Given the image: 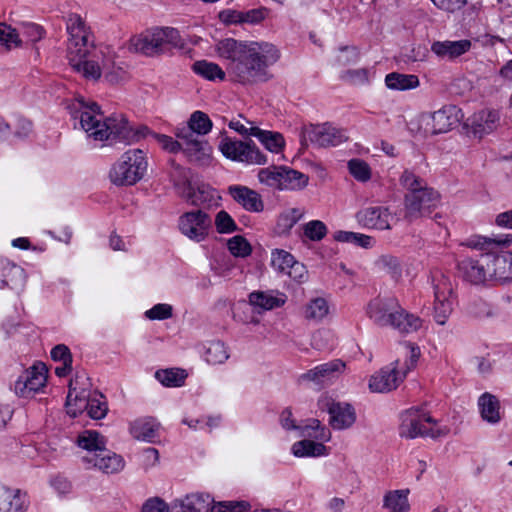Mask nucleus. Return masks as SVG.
I'll return each instance as SVG.
<instances>
[{
  "label": "nucleus",
  "mask_w": 512,
  "mask_h": 512,
  "mask_svg": "<svg viewBox=\"0 0 512 512\" xmlns=\"http://www.w3.org/2000/svg\"><path fill=\"white\" fill-rule=\"evenodd\" d=\"M324 406L329 414V424L335 430H345L353 426L356 421L354 407L345 402H335L325 399Z\"/></svg>",
  "instance_id": "obj_21"
},
{
  "label": "nucleus",
  "mask_w": 512,
  "mask_h": 512,
  "mask_svg": "<svg viewBox=\"0 0 512 512\" xmlns=\"http://www.w3.org/2000/svg\"><path fill=\"white\" fill-rule=\"evenodd\" d=\"M146 169L147 161L144 152L140 149H131L112 166L109 177L115 185H133L142 179Z\"/></svg>",
  "instance_id": "obj_8"
},
{
  "label": "nucleus",
  "mask_w": 512,
  "mask_h": 512,
  "mask_svg": "<svg viewBox=\"0 0 512 512\" xmlns=\"http://www.w3.org/2000/svg\"><path fill=\"white\" fill-rule=\"evenodd\" d=\"M490 257L488 251L478 259L466 258L459 262L458 268L462 277L472 284H482L490 280Z\"/></svg>",
  "instance_id": "obj_20"
},
{
  "label": "nucleus",
  "mask_w": 512,
  "mask_h": 512,
  "mask_svg": "<svg viewBox=\"0 0 512 512\" xmlns=\"http://www.w3.org/2000/svg\"><path fill=\"white\" fill-rule=\"evenodd\" d=\"M228 126L241 135H252V129H259L253 125L252 121L244 118L242 115H238L237 118H233L229 122Z\"/></svg>",
  "instance_id": "obj_59"
},
{
  "label": "nucleus",
  "mask_w": 512,
  "mask_h": 512,
  "mask_svg": "<svg viewBox=\"0 0 512 512\" xmlns=\"http://www.w3.org/2000/svg\"><path fill=\"white\" fill-rule=\"evenodd\" d=\"M282 166L262 168L258 172V180L270 188L281 190Z\"/></svg>",
  "instance_id": "obj_45"
},
{
  "label": "nucleus",
  "mask_w": 512,
  "mask_h": 512,
  "mask_svg": "<svg viewBox=\"0 0 512 512\" xmlns=\"http://www.w3.org/2000/svg\"><path fill=\"white\" fill-rule=\"evenodd\" d=\"M68 60L73 70L87 80L97 81L102 72L108 69V62L104 58V53L96 47L69 56Z\"/></svg>",
  "instance_id": "obj_11"
},
{
  "label": "nucleus",
  "mask_w": 512,
  "mask_h": 512,
  "mask_svg": "<svg viewBox=\"0 0 512 512\" xmlns=\"http://www.w3.org/2000/svg\"><path fill=\"white\" fill-rule=\"evenodd\" d=\"M209 495L192 494L187 496L181 504L182 512H201L209 507Z\"/></svg>",
  "instance_id": "obj_48"
},
{
  "label": "nucleus",
  "mask_w": 512,
  "mask_h": 512,
  "mask_svg": "<svg viewBox=\"0 0 512 512\" xmlns=\"http://www.w3.org/2000/svg\"><path fill=\"white\" fill-rule=\"evenodd\" d=\"M172 306L165 303L156 304L145 312V316L150 320H165L172 317Z\"/></svg>",
  "instance_id": "obj_58"
},
{
  "label": "nucleus",
  "mask_w": 512,
  "mask_h": 512,
  "mask_svg": "<svg viewBox=\"0 0 512 512\" xmlns=\"http://www.w3.org/2000/svg\"><path fill=\"white\" fill-rule=\"evenodd\" d=\"M215 226L219 233H232L237 230V224L224 210L217 213L215 217Z\"/></svg>",
  "instance_id": "obj_56"
},
{
  "label": "nucleus",
  "mask_w": 512,
  "mask_h": 512,
  "mask_svg": "<svg viewBox=\"0 0 512 512\" xmlns=\"http://www.w3.org/2000/svg\"><path fill=\"white\" fill-rule=\"evenodd\" d=\"M159 423L152 417H141L130 423L129 431L133 438L151 442L157 436Z\"/></svg>",
  "instance_id": "obj_31"
},
{
  "label": "nucleus",
  "mask_w": 512,
  "mask_h": 512,
  "mask_svg": "<svg viewBox=\"0 0 512 512\" xmlns=\"http://www.w3.org/2000/svg\"><path fill=\"white\" fill-rule=\"evenodd\" d=\"M432 289L434 294L433 317L437 324H446L453 311L454 288L451 279L441 272L432 275Z\"/></svg>",
  "instance_id": "obj_9"
},
{
  "label": "nucleus",
  "mask_w": 512,
  "mask_h": 512,
  "mask_svg": "<svg viewBox=\"0 0 512 512\" xmlns=\"http://www.w3.org/2000/svg\"><path fill=\"white\" fill-rule=\"evenodd\" d=\"M303 236L318 242L324 239L328 233L327 226L320 220H311L302 226Z\"/></svg>",
  "instance_id": "obj_49"
},
{
  "label": "nucleus",
  "mask_w": 512,
  "mask_h": 512,
  "mask_svg": "<svg viewBox=\"0 0 512 512\" xmlns=\"http://www.w3.org/2000/svg\"><path fill=\"white\" fill-rule=\"evenodd\" d=\"M83 461L91 463L93 467L106 474L118 473L124 468L122 457L106 450V448L98 454L84 457Z\"/></svg>",
  "instance_id": "obj_26"
},
{
  "label": "nucleus",
  "mask_w": 512,
  "mask_h": 512,
  "mask_svg": "<svg viewBox=\"0 0 512 512\" xmlns=\"http://www.w3.org/2000/svg\"><path fill=\"white\" fill-rule=\"evenodd\" d=\"M252 136H255L272 153L282 151L285 141L282 134L262 129H252Z\"/></svg>",
  "instance_id": "obj_40"
},
{
  "label": "nucleus",
  "mask_w": 512,
  "mask_h": 512,
  "mask_svg": "<svg viewBox=\"0 0 512 512\" xmlns=\"http://www.w3.org/2000/svg\"><path fill=\"white\" fill-rule=\"evenodd\" d=\"M447 426L439 425L427 412L420 409H409L402 415L400 435L405 438L431 437L433 439L446 436Z\"/></svg>",
  "instance_id": "obj_7"
},
{
  "label": "nucleus",
  "mask_w": 512,
  "mask_h": 512,
  "mask_svg": "<svg viewBox=\"0 0 512 512\" xmlns=\"http://www.w3.org/2000/svg\"><path fill=\"white\" fill-rule=\"evenodd\" d=\"M51 358L54 361L72 364V355L69 348L64 344H59L51 350Z\"/></svg>",
  "instance_id": "obj_61"
},
{
  "label": "nucleus",
  "mask_w": 512,
  "mask_h": 512,
  "mask_svg": "<svg viewBox=\"0 0 512 512\" xmlns=\"http://www.w3.org/2000/svg\"><path fill=\"white\" fill-rule=\"evenodd\" d=\"M403 348L406 357L403 363L398 359L391 366L382 368L370 378L369 388L373 392L384 393L396 389L407 373L416 366L420 357L419 347L411 342H406Z\"/></svg>",
  "instance_id": "obj_4"
},
{
  "label": "nucleus",
  "mask_w": 512,
  "mask_h": 512,
  "mask_svg": "<svg viewBox=\"0 0 512 512\" xmlns=\"http://www.w3.org/2000/svg\"><path fill=\"white\" fill-rule=\"evenodd\" d=\"M500 121V114L496 110L483 109L475 112L466 120V127L474 136L482 138L497 129Z\"/></svg>",
  "instance_id": "obj_23"
},
{
  "label": "nucleus",
  "mask_w": 512,
  "mask_h": 512,
  "mask_svg": "<svg viewBox=\"0 0 512 512\" xmlns=\"http://www.w3.org/2000/svg\"><path fill=\"white\" fill-rule=\"evenodd\" d=\"M306 134L309 141L319 147L337 146L348 139L345 130L329 123L312 125L307 129Z\"/></svg>",
  "instance_id": "obj_19"
},
{
  "label": "nucleus",
  "mask_w": 512,
  "mask_h": 512,
  "mask_svg": "<svg viewBox=\"0 0 512 512\" xmlns=\"http://www.w3.org/2000/svg\"><path fill=\"white\" fill-rule=\"evenodd\" d=\"M66 30L68 33L67 55L81 53L94 48L92 34L84 19L75 13L68 15L66 20Z\"/></svg>",
  "instance_id": "obj_14"
},
{
  "label": "nucleus",
  "mask_w": 512,
  "mask_h": 512,
  "mask_svg": "<svg viewBox=\"0 0 512 512\" xmlns=\"http://www.w3.org/2000/svg\"><path fill=\"white\" fill-rule=\"evenodd\" d=\"M463 118L460 108L455 105H445L432 113L420 116V125L424 135L446 133L453 129Z\"/></svg>",
  "instance_id": "obj_10"
},
{
  "label": "nucleus",
  "mask_w": 512,
  "mask_h": 512,
  "mask_svg": "<svg viewBox=\"0 0 512 512\" xmlns=\"http://www.w3.org/2000/svg\"><path fill=\"white\" fill-rule=\"evenodd\" d=\"M2 284L14 290H21L26 281L25 271L22 267L6 262L2 267Z\"/></svg>",
  "instance_id": "obj_34"
},
{
  "label": "nucleus",
  "mask_w": 512,
  "mask_h": 512,
  "mask_svg": "<svg viewBox=\"0 0 512 512\" xmlns=\"http://www.w3.org/2000/svg\"><path fill=\"white\" fill-rule=\"evenodd\" d=\"M286 300L287 297L284 293L275 291H254L249 294L250 304L262 310L282 307Z\"/></svg>",
  "instance_id": "obj_29"
},
{
  "label": "nucleus",
  "mask_w": 512,
  "mask_h": 512,
  "mask_svg": "<svg viewBox=\"0 0 512 512\" xmlns=\"http://www.w3.org/2000/svg\"><path fill=\"white\" fill-rule=\"evenodd\" d=\"M298 429L301 430L303 437H311L322 442H327L331 438L330 431L322 426L318 419H311L307 424L298 426Z\"/></svg>",
  "instance_id": "obj_43"
},
{
  "label": "nucleus",
  "mask_w": 512,
  "mask_h": 512,
  "mask_svg": "<svg viewBox=\"0 0 512 512\" xmlns=\"http://www.w3.org/2000/svg\"><path fill=\"white\" fill-rule=\"evenodd\" d=\"M433 4L440 10L448 13H454L463 8L467 0H431Z\"/></svg>",
  "instance_id": "obj_60"
},
{
  "label": "nucleus",
  "mask_w": 512,
  "mask_h": 512,
  "mask_svg": "<svg viewBox=\"0 0 512 512\" xmlns=\"http://www.w3.org/2000/svg\"><path fill=\"white\" fill-rule=\"evenodd\" d=\"M80 378V376H76L74 380L70 381L69 393L66 400L67 413L73 418L85 411L88 406V391L84 388L78 391L77 386Z\"/></svg>",
  "instance_id": "obj_28"
},
{
  "label": "nucleus",
  "mask_w": 512,
  "mask_h": 512,
  "mask_svg": "<svg viewBox=\"0 0 512 512\" xmlns=\"http://www.w3.org/2000/svg\"><path fill=\"white\" fill-rule=\"evenodd\" d=\"M408 495V489L389 491L384 495L383 507L390 512H408L410 510Z\"/></svg>",
  "instance_id": "obj_37"
},
{
  "label": "nucleus",
  "mask_w": 512,
  "mask_h": 512,
  "mask_svg": "<svg viewBox=\"0 0 512 512\" xmlns=\"http://www.w3.org/2000/svg\"><path fill=\"white\" fill-rule=\"evenodd\" d=\"M356 220L364 228L376 230H389L397 218L387 207L371 206L359 210Z\"/></svg>",
  "instance_id": "obj_16"
},
{
  "label": "nucleus",
  "mask_w": 512,
  "mask_h": 512,
  "mask_svg": "<svg viewBox=\"0 0 512 512\" xmlns=\"http://www.w3.org/2000/svg\"><path fill=\"white\" fill-rule=\"evenodd\" d=\"M249 508L246 501H225L213 505L211 512H247Z\"/></svg>",
  "instance_id": "obj_57"
},
{
  "label": "nucleus",
  "mask_w": 512,
  "mask_h": 512,
  "mask_svg": "<svg viewBox=\"0 0 512 512\" xmlns=\"http://www.w3.org/2000/svg\"><path fill=\"white\" fill-rule=\"evenodd\" d=\"M507 243V240L475 235L468 238L461 245L480 251H488V257H490V280L505 283L512 280V254L497 255L491 251L494 247Z\"/></svg>",
  "instance_id": "obj_6"
},
{
  "label": "nucleus",
  "mask_w": 512,
  "mask_h": 512,
  "mask_svg": "<svg viewBox=\"0 0 512 512\" xmlns=\"http://www.w3.org/2000/svg\"><path fill=\"white\" fill-rule=\"evenodd\" d=\"M66 108L73 118L80 119L81 128L93 141L103 142L110 139L128 140L132 130L123 115L105 118L96 102L86 101L78 96L70 100Z\"/></svg>",
  "instance_id": "obj_2"
},
{
  "label": "nucleus",
  "mask_w": 512,
  "mask_h": 512,
  "mask_svg": "<svg viewBox=\"0 0 512 512\" xmlns=\"http://www.w3.org/2000/svg\"><path fill=\"white\" fill-rule=\"evenodd\" d=\"M281 190H302L309 182V177L297 170L282 166Z\"/></svg>",
  "instance_id": "obj_39"
},
{
  "label": "nucleus",
  "mask_w": 512,
  "mask_h": 512,
  "mask_svg": "<svg viewBox=\"0 0 512 512\" xmlns=\"http://www.w3.org/2000/svg\"><path fill=\"white\" fill-rule=\"evenodd\" d=\"M219 149L227 159L233 161L257 165L267 162L266 156L252 141L244 142L225 137L220 142Z\"/></svg>",
  "instance_id": "obj_13"
},
{
  "label": "nucleus",
  "mask_w": 512,
  "mask_h": 512,
  "mask_svg": "<svg viewBox=\"0 0 512 512\" xmlns=\"http://www.w3.org/2000/svg\"><path fill=\"white\" fill-rule=\"evenodd\" d=\"M345 363L339 359L320 364L300 376L303 382L325 385L338 378L345 370Z\"/></svg>",
  "instance_id": "obj_22"
},
{
  "label": "nucleus",
  "mask_w": 512,
  "mask_h": 512,
  "mask_svg": "<svg viewBox=\"0 0 512 512\" xmlns=\"http://www.w3.org/2000/svg\"><path fill=\"white\" fill-rule=\"evenodd\" d=\"M227 192L239 206L248 212L260 213L264 210L261 195L247 186L231 185Z\"/></svg>",
  "instance_id": "obj_24"
},
{
  "label": "nucleus",
  "mask_w": 512,
  "mask_h": 512,
  "mask_svg": "<svg viewBox=\"0 0 512 512\" xmlns=\"http://www.w3.org/2000/svg\"><path fill=\"white\" fill-rule=\"evenodd\" d=\"M478 405L483 420L491 424H495L500 421V403L494 395L484 393L479 398Z\"/></svg>",
  "instance_id": "obj_35"
},
{
  "label": "nucleus",
  "mask_w": 512,
  "mask_h": 512,
  "mask_svg": "<svg viewBox=\"0 0 512 512\" xmlns=\"http://www.w3.org/2000/svg\"><path fill=\"white\" fill-rule=\"evenodd\" d=\"M156 142L161 146L162 149L170 153L183 152L186 155V146L183 144V139H173L171 136L164 134H152Z\"/></svg>",
  "instance_id": "obj_52"
},
{
  "label": "nucleus",
  "mask_w": 512,
  "mask_h": 512,
  "mask_svg": "<svg viewBox=\"0 0 512 512\" xmlns=\"http://www.w3.org/2000/svg\"><path fill=\"white\" fill-rule=\"evenodd\" d=\"M186 373L182 369H165V370H159L155 373L156 379L167 387H179L183 385Z\"/></svg>",
  "instance_id": "obj_44"
},
{
  "label": "nucleus",
  "mask_w": 512,
  "mask_h": 512,
  "mask_svg": "<svg viewBox=\"0 0 512 512\" xmlns=\"http://www.w3.org/2000/svg\"><path fill=\"white\" fill-rule=\"evenodd\" d=\"M399 304L396 298L378 297L368 303L366 314L376 325L380 327H392Z\"/></svg>",
  "instance_id": "obj_17"
},
{
  "label": "nucleus",
  "mask_w": 512,
  "mask_h": 512,
  "mask_svg": "<svg viewBox=\"0 0 512 512\" xmlns=\"http://www.w3.org/2000/svg\"><path fill=\"white\" fill-rule=\"evenodd\" d=\"M326 451L327 448L323 443L308 439L295 442L292 446V453L296 457H317L325 455Z\"/></svg>",
  "instance_id": "obj_42"
},
{
  "label": "nucleus",
  "mask_w": 512,
  "mask_h": 512,
  "mask_svg": "<svg viewBox=\"0 0 512 512\" xmlns=\"http://www.w3.org/2000/svg\"><path fill=\"white\" fill-rule=\"evenodd\" d=\"M357 55V51L354 47H343L340 49V54L337 56V62L340 65H347L354 62Z\"/></svg>",
  "instance_id": "obj_64"
},
{
  "label": "nucleus",
  "mask_w": 512,
  "mask_h": 512,
  "mask_svg": "<svg viewBox=\"0 0 512 512\" xmlns=\"http://www.w3.org/2000/svg\"><path fill=\"white\" fill-rule=\"evenodd\" d=\"M405 219L413 221L429 215L439 204L440 195L431 187L407 193L404 198Z\"/></svg>",
  "instance_id": "obj_12"
},
{
  "label": "nucleus",
  "mask_w": 512,
  "mask_h": 512,
  "mask_svg": "<svg viewBox=\"0 0 512 512\" xmlns=\"http://www.w3.org/2000/svg\"><path fill=\"white\" fill-rule=\"evenodd\" d=\"M47 381L46 367L40 363L26 370L15 383V392L28 398L43 388Z\"/></svg>",
  "instance_id": "obj_18"
},
{
  "label": "nucleus",
  "mask_w": 512,
  "mask_h": 512,
  "mask_svg": "<svg viewBox=\"0 0 512 512\" xmlns=\"http://www.w3.org/2000/svg\"><path fill=\"white\" fill-rule=\"evenodd\" d=\"M213 127L209 116L202 111H194L186 124L175 128L176 138L183 139L186 148V156L193 162H205L210 158L212 148L201 136L207 135Z\"/></svg>",
  "instance_id": "obj_3"
},
{
  "label": "nucleus",
  "mask_w": 512,
  "mask_h": 512,
  "mask_svg": "<svg viewBox=\"0 0 512 512\" xmlns=\"http://www.w3.org/2000/svg\"><path fill=\"white\" fill-rule=\"evenodd\" d=\"M130 45L134 51L153 57L165 53L171 47L182 48L184 42L177 29L156 27L132 37Z\"/></svg>",
  "instance_id": "obj_5"
},
{
  "label": "nucleus",
  "mask_w": 512,
  "mask_h": 512,
  "mask_svg": "<svg viewBox=\"0 0 512 512\" xmlns=\"http://www.w3.org/2000/svg\"><path fill=\"white\" fill-rule=\"evenodd\" d=\"M181 196L195 206L209 207L215 200V190L206 185L193 186L185 183L181 188Z\"/></svg>",
  "instance_id": "obj_27"
},
{
  "label": "nucleus",
  "mask_w": 512,
  "mask_h": 512,
  "mask_svg": "<svg viewBox=\"0 0 512 512\" xmlns=\"http://www.w3.org/2000/svg\"><path fill=\"white\" fill-rule=\"evenodd\" d=\"M472 48V42L469 39H460L456 41L444 40L434 41L431 44V51L442 60L453 61L469 52Z\"/></svg>",
  "instance_id": "obj_25"
},
{
  "label": "nucleus",
  "mask_w": 512,
  "mask_h": 512,
  "mask_svg": "<svg viewBox=\"0 0 512 512\" xmlns=\"http://www.w3.org/2000/svg\"><path fill=\"white\" fill-rule=\"evenodd\" d=\"M204 357L207 363L216 365L224 363L229 355L224 343L212 341L206 347Z\"/></svg>",
  "instance_id": "obj_47"
},
{
  "label": "nucleus",
  "mask_w": 512,
  "mask_h": 512,
  "mask_svg": "<svg viewBox=\"0 0 512 512\" xmlns=\"http://www.w3.org/2000/svg\"><path fill=\"white\" fill-rule=\"evenodd\" d=\"M228 249L236 257H246L251 253V246L248 241L240 236H234L228 240Z\"/></svg>",
  "instance_id": "obj_55"
},
{
  "label": "nucleus",
  "mask_w": 512,
  "mask_h": 512,
  "mask_svg": "<svg viewBox=\"0 0 512 512\" xmlns=\"http://www.w3.org/2000/svg\"><path fill=\"white\" fill-rule=\"evenodd\" d=\"M306 214L304 208L292 207L283 210L276 222L275 231L278 235H288L295 224Z\"/></svg>",
  "instance_id": "obj_33"
},
{
  "label": "nucleus",
  "mask_w": 512,
  "mask_h": 512,
  "mask_svg": "<svg viewBox=\"0 0 512 512\" xmlns=\"http://www.w3.org/2000/svg\"><path fill=\"white\" fill-rule=\"evenodd\" d=\"M0 43L7 49L20 46L21 40L16 29L6 23H0Z\"/></svg>",
  "instance_id": "obj_54"
},
{
  "label": "nucleus",
  "mask_w": 512,
  "mask_h": 512,
  "mask_svg": "<svg viewBox=\"0 0 512 512\" xmlns=\"http://www.w3.org/2000/svg\"><path fill=\"white\" fill-rule=\"evenodd\" d=\"M294 261V257L287 251L275 249L271 253V265L279 273L286 274Z\"/></svg>",
  "instance_id": "obj_50"
},
{
  "label": "nucleus",
  "mask_w": 512,
  "mask_h": 512,
  "mask_svg": "<svg viewBox=\"0 0 512 512\" xmlns=\"http://www.w3.org/2000/svg\"><path fill=\"white\" fill-rule=\"evenodd\" d=\"M423 321L417 315L408 312L400 304L396 312L392 327L401 334L417 332L422 327Z\"/></svg>",
  "instance_id": "obj_32"
},
{
  "label": "nucleus",
  "mask_w": 512,
  "mask_h": 512,
  "mask_svg": "<svg viewBox=\"0 0 512 512\" xmlns=\"http://www.w3.org/2000/svg\"><path fill=\"white\" fill-rule=\"evenodd\" d=\"M211 218L202 210L184 213L179 218V229L189 239L200 242L208 235Z\"/></svg>",
  "instance_id": "obj_15"
},
{
  "label": "nucleus",
  "mask_w": 512,
  "mask_h": 512,
  "mask_svg": "<svg viewBox=\"0 0 512 512\" xmlns=\"http://www.w3.org/2000/svg\"><path fill=\"white\" fill-rule=\"evenodd\" d=\"M26 495L20 490L0 487V512H26Z\"/></svg>",
  "instance_id": "obj_30"
},
{
  "label": "nucleus",
  "mask_w": 512,
  "mask_h": 512,
  "mask_svg": "<svg viewBox=\"0 0 512 512\" xmlns=\"http://www.w3.org/2000/svg\"><path fill=\"white\" fill-rule=\"evenodd\" d=\"M385 84L389 89L404 91L417 88L420 81L418 76L414 74L392 72L386 75Z\"/></svg>",
  "instance_id": "obj_38"
},
{
  "label": "nucleus",
  "mask_w": 512,
  "mask_h": 512,
  "mask_svg": "<svg viewBox=\"0 0 512 512\" xmlns=\"http://www.w3.org/2000/svg\"><path fill=\"white\" fill-rule=\"evenodd\" d=\"M400 184L405 188L408 193L416 192L417 190L427 187L424 179L417 176L413 171L405 170L400 176Z\"/></svg>",
  "instance_id": "obj_53"
},
{
  "label": "nucleus",
  "mask_w": 512,
  "mask_h": 512,
  "mask_svg": "<svg viewBox=\"0 0 512 512\" xmlns=\"http://www.w3.org/2000/svg\"><path fill=\"white\" fill-rule=\"evenodd\" d=\"M329 311L330 307L327 300L322 297H316L305 305L303 314L305 319L319 322L329 314Z\"/></svg>",
  "instance_id": "obj_41"
},
{
  "label": "nucleus",
  "mask_w": 512,
  "mask_h": 512,
  "mask_svg": "<svg viewBox=\"0 0 512 512\" xmlns=\"http://www.w3.org/2000/svg\"><path fill=\"white\" fill-rule=\"evenodd\" d=\"M77 445L88 451L92 456L98 454L106 448V441L97 431L85 430L77 437Z\"/></svg>",
  "instance_id": "obj_36"
},
{
  "label": "nucleus",
  "mask_w": 512,
  "mask_h": 512,
  "mask_svg": "<svg viewBox=\"0 0 512 512\" xmlns=\"http://www.w3.org/2000/svg\"><path fill=\"white\" fill-rule=\"evenodd\" d=\"M87 403L86 411L90 418L99 420L106 416L108 406L102 394L94 393V395L91 396L88 392Z\"/></svg>",
  "instance_id": "obj_46"
},
{
  "label": "nucleus",
  "mask_w": 512,
  "mask_h": 512,
  "mask_svg": "<svg viewBox=\"0 0 512 512\" xmlns=\"http://www.w3.org/2000/svg\"><path fill=\"white\" fill-rule=\"evenodd\" d=\"M215 52L218 58L226 62L225 70L217 63L199 60L193 63V72L209 81H222L227 74L234 82L253 84L266 81L267 68L280 58L279 50L272 43L246 42L234 38L218 40Z\"/></svg>",
  "instance_id": "obj_1"
},
{
  "label": "nucleus",
  "mask_w": 512,
  "mask_h": 512,
  "mask_svg": "<svg viewBox=\"0 0 512 512\" xmlns=\"http://www.w3.org/2000/svg\"><path fill=\"white\" fill-rule=\"evenodd\" d=\"M286 275L294 281L302 283L307 279V270L302 263L294 261Z\"/></svg>",
  "instance_id": "obj_62"
},
{
  "label": "nucleus",
  "mask_w": 512,
  "mask_h": 512,
  "mask_svg": "<svg viewBox=\"0 0 512 512\" xmlns=\"http://www.w3.org/2000/svg\"><path fill=\"white\" fill-rule=\"evenodd\" d=\"M350 174L359 182H367L371 179V168L364 160L354 158L348 161Z\"/></svg>",
  "instance_id": "obj_51"
},
{
  "label": "nucleus",
  "mask_w": 512,
  "mask_h": 512,
  "mask_svg": "<svg viewBox=\"0 0 512 512\" xmlns=\"http://www.w3.org/2000/svg\"><path fill=\"white\" fill-rule=\"evenodd\" d=\"M142 512H169V508L162 499L151 498L144 503Z\"/></svg>",
  "instance_id": "obj_63"
}]
</instances>
